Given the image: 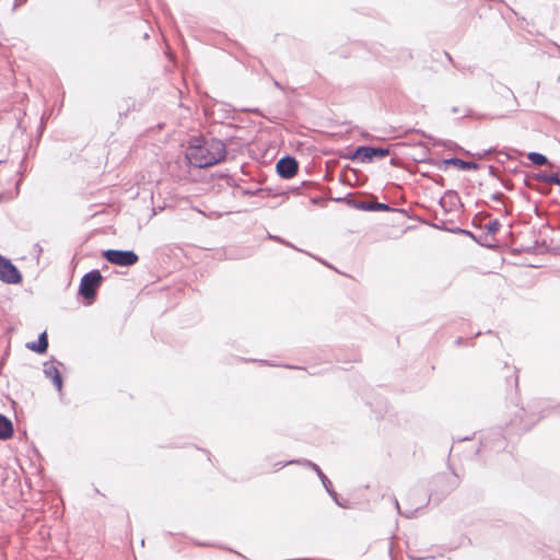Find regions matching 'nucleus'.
I'll use <instances>...</instances> for the list:
<instances>
[{
  "label": "nucleus",
  "mask_w": 560,
  "mask_h": 560,
  "mask_svg": "<svg viewBox=\"0 0 560 560\" xmlns=\"http://www.w3.org/2000/svg\"><path fill=\"white\" fill-rule=\"evenodd\" d=\"M197 144H190L186 159L189 164L197 168H205L220 163L225 159V144L215 138L197 140Z\"/></svg>",
  "instance_id": "f257e3e1"
},
{
  "label": "nucleus",
  "mask_w": 560,
  "mask_h": 560,
  "mask_svg": "<svg viewBox=\"0 0 560 560\" xmlns=\"http://www.w3.org/2000/svg\"><path fill=\"white\" fill-rule=\"evenodd\" d=\"M103 282V276L98 269L86 272L80 281L79 294L91 303L96 296L97 289Z\"/></svg>",
  "instance_id": "f03ea898"
},
{
  "label": "nucleus",
  "mask_w": 560,
  "mask_h": 560,
  "mask_svg": "<svg viewBox=\"0 0 560 560\" xmlns=\"http://www.w3.org/2000/svg\"><path fill=\"white\" fill-rule=\"evenodd\" d=\"M103 257L110 264L129 267L138 262L139 257L133 250L121 249H106L103 252Z\"/></svg>",
  "instance_id": "7ed1b4c3"
},
{
  "label": "nucleus",
  "mask_w": 560,
  "mask_h": 560,
  "mask_svg": "<svg viewBox=\"0 0 560 560\" xmlns=\"http://www.w3.org/2000/svg\"><path fill=\"white\" fill-rule=\"evenodd\" d=\"M289 465H302V466L311 468L318 476V478L322 481V485L325 488L326 492L329 491L332 488L331 481L323 472L320 467L317 464H315V463H313V462H311L308 459H292V460H288V462H278V463H276L273 465L272 471H278V470H280L283 467L289 466Z\"/></svg>",
  "instance_id": "20e7f679"
},
{
  "label": "nucleus",
  "mask_w": 560,
  "mask_h": 560,
  "mask_svg": "<svg viewBox=\"0 0 560 560\" xmlns=\"http://www.w3.org/2000/svg\"><path fill=\"white\" fill-rule=\"evenodd\" d=\"M0 280L7 284L22 282V273L12 261L0 254Z\"/></svg>",
  "instance_id": "39448f33"
},
{
  "label": "nucleus",
  "mask_w": 560,
  "mask_h": 560,
  "mask_svg": "<svg viewBox=\"0 0 560 560\" xmlns=\"http://www.w3.org/2000/svg\"><path fill=\"white\" fill-rule=\"evenodd\" d=\"M408 223V218L404 211L392 209L387 206V228L393 229L390 233L397 235L398 232L404 231Z\"/></svg>",
  "instance_id": "423d86ee"
},
{
  "label": "nucleus",
  "mask_w": 560,
  "mask_h": 560,
  "mask_svg": "<svg viewBox=\"0 0 560 560\" xmlns=\"http://www.w3.org/2000/svg\"><path fill=\"white\" fill-rule=\"evenodd\" d=\"M276 170L281 178L290 179L298 173L299 163L295 158L285 155L277 162Z\"/></svg>",
  "instance_id": "0eeeda50"
},
{
  "label": "nucleus",
  "mask_w": 560,
  "mask_h": 560,
  "mask_svg": "<svg viewBox=\"0 0 560 560\" xmlns=\"http://www.w3.org/2000/svg\"><path fill=\"white\" fill-rule=\"evenodd\" d=\"M518 105L517 98L514 95L513 91L509 88H502L498 92V96L495 98V106L505 110L512 112Z\"/></svg>",
  "instance_id": "6e6552de"
},
{
  "label": "nucleus",
  "mask_w": 560,
  "mask_h": 560,
  "mask_svg": "<svg viewBox=\"0 0 560 560\" xmlns=\"http://www.w3.org/2000/svg\"><path fill=\"white\" fill-rule=\"evenodd\" d=\"M375 156L385 158V148L361 145L358 147L353 153V159L362 163H369Z\"/></svg>",
  "instance_id": "1a4fd4ad"
},
{
  "label": "nucleus",
  "mask_w": 560,
  "mask_h": 560,
  "mask_svg": "<svg viewBox=\"0 0 560 560\" xmlns=\"http://www.w3.org/2000/svg\"><path fill=\"white\" fill-rule=\"evenodd\" d=\"M60 364L61 363L58 362L57 360L51 359L50 361H47L44 363V369H43L44 375L47 378L51 380L52 384L56 386V388L59 393L62 392V376L58 369V365H60Z\"/></svg>",
  "instance_id": "9d476101"
},
{
  "label": "nucleus",
  "mask_w": 560,
  "mask_h": 560,
  "mask_svg": "<svg viewBox=\"0 0 560 560\" xmlns=\"http://www.w3.org/2000/svg\"><path fill=\"white\" fill-rule=\"evenodd\" d=\"M350 207L363 211H385V202L370 199L343 198Z\"/></svg>",
  "instance_id": "9b49d317"
},
{
  "label": "nucleus",
  "mask_w": 560,
  "mask_h": 560,
  "mask_svg": "<svg viewBox=\"0 0 560 560\" xmlns=\"http://www.w3.org/2000/svg\"><path fill=\"white\" fill-rule=\"evenodd\" d=\"M26 348L39 354L45 353L48 348V338L46 331L39 334L38 340L36 342H27Z\"/></svg>",
  "instance_id": "f8f14e48"
},
{
  "label": "nucleus",
  "mask_w": 560,
  "mask_h": 560,
  "mask_svg": "<svg viewBox=\"0 0 560 560\" xmlns=\"http://www.w3.org/2000/svg\"><path fill=\"white\" fill-rule=\"evenodd\" d=\"M13 435V424L4 415L0 413V440H8Z\"/></svg>",
  "instance_id": "ddd939ff"
},
{
  "label": "nucleus",
  "mask_w": 560,
  "mask_h": 560,
  "mask_svg": "<svg viewBox=\"0 0 560 560\" xmlns=\"http://www.w3.org/2000/svg\"><path fill=\"white\" fill-rule=\"evenodd\" d=\"M445 163L460 171H471L478 168V165L475 162L463 161L460 159H450L446 160Z\"/></svg>",
  "instance_id": "4468645a"
},
{
  "label": "nucleus",
  "mask_w": 560,
  "mask_h": 560,
  "mask_svg": "<svg viewBox=\"0 0 560 560\" xmlns=\"http://www.w3.org/2000/svg\"><path fill=\"white\" fill-rule=\"evenodd\" d=\"M327 493L331 497L334 502L340 508H349V501L347 499L340 498V495L331 488Z\"/></svg>",
  "instance_id": "2eb2a0df"
},
{
  "label": "nucleus",
  "mask_w": 560,
  "mask_h": 560,
  "mask_svg": "<svg viewBox=\"0 0 560 560\" xmlns=\"http://www.w3.org/2000/svg\"><path fill=\"white\" fill-rule=\"evenodd\" d=\"M501 228V223L499 220H489L485 223L483 229L487 231L488 234L494 235Z\"/></svg>",
  "instance_id": "dca6fc26"
},
{
  "label": "nucleus",
  "mask_w": 560,
  "mask_h": 560,
  "mask_svg": "<svg viewBox=\"0 0 560 560\" xmlns=\"http://www.w3.org/2000/svg\"><path fill=\"white\" fill-rule=\"evenodd\" d=\"M527 159L535 165H545L548 160L544 154L537 153V152H530L527 155Z\"/></svg>",
  "instance_id": "f3484780"
},
{
  "label": "nucleus",
  "mask_w": 560,
  "mask_h": 560,
  "mask_svg": "<svg viewBox=\"0 0 560 560\" xmlns=\"http://www.w3.org/2000/svg\"><path fill=\"white\" fill-rule=\"evenodd\" d=\"M240 190H241V194L243 196H258L260 194H262L265 191V189L262 188H259V187H256V188H241L238 187Z\"/></svg>",
  "instance_id": "a211bd4d"
},
{
  "label": "nucleus",
  "mask_w": 560,
  "mask_h": 560,
  "mask_svg": "<svg viewBox=\"0 0 560 560\" xmlns=\"http://www.w3.org/2000/svg\"><path fill=\"white\" fill-rule=\"evenodd\" d=\"M544 182L547 184H555L560 186V176L558 174H550L547 176H544Z\"/></svg>",
  "instance_id": "6ab92c4d"
},
{
  "label": "nucleus",
  "mask_w": 560,
  "mask_h": 560,
  "mask_svg": "<svg viewBox=\"0 0 560 560\" xmlns=\"http://www.w3.org/2000/svg\"><path fill=\"white\" fill-rule=\"evenodd\" d=\"M33 253H34V255L36 257V260L39 261L40 255L43 253L42 246L39 244H35L33 246Z\"/></svg>",
  "instance_id": "aec40b11"
},
{
  "label": "nucleus",
  "mask_w": 560,
  "mask_h": 560,
  "mask_svg": "<svg viewBox=\"0 0 560 560\" xmlns=\"http://www.w3.org/2000/svg\"><path fill=\"white\" fill-rule=\"evenodd\" d=\"M270 238L276 240L277 242H279V243H281V244H285L287 246H290V247H293V248H294V246H293L292 244H290L289 242H285L284 240H282V238H281V237H279V236H270Z\"/></svg>",
  "instance_id": "412c9836"
},
{
  "label": "nucleus",
  "mask_w": 560,
  "mask_h": 560,
  "mask_svg": "<svg viewBox=\"0 0 560 560\" xmlns=\"http://www.w3.org/2000/svg\"><path fill=\"white\" fill-rule=\"evenodd\" d=\"M273 83L278 89H282L281 84L278 81L275 80Z\"/></svg>",
  "instance_id": "4be33fe9"
}]
</instances>
